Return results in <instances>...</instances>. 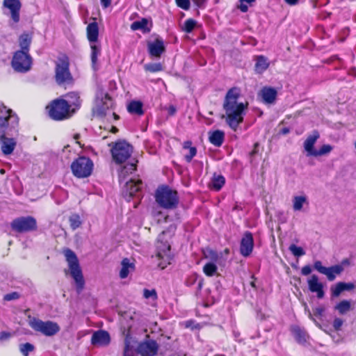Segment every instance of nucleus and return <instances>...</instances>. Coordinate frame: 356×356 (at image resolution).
<instances>
[{
  "mask_svg": "<svg viewBox=\"0 0 356 356\" xmlns=\"http://www.w3.org/2000/svg\"><path fill=\"white\" fill-rule=\"evenodd\" d=\"M241 95L240 89L236 87L230 88L225 97L223 102V110L225 115V122L234 131H236L238 125L243 122L248 104L238 102V99Z\"/></svg>",
  "mask_w": 356,
  "mask_h": 356,
  "instance_id": "1",
  "label": "nucleus"
},
{
  "mask_svg": "<svg viewBox=\"0 0 356 356\" xmlns=\"http://www.w3.org/2000/svg\"><path fill=\"white\" fill-rule=\"evenodd\" d=\"M269 66V63L266 58L263 56H259L257 58L255 64V70L258 73L264 72Z\"/></svg>",
  "mask_w": 356,
  "mask_h": 356,
  "instance_id": "33",
  "label": "nucleus"
},
{
  "mask_svg": "<svg viewBox=\"0 0 356 356\" xmlns=\"http://www.w3.org/2000/svg\"><path fill=\"white\" fill-rule=\"evenodd\" d=\"M11 120L10 126L15 129L19 124V118L11 109L7 108L3 104L0 105V143L1 151L5 155L10 154L15 148L16 141L13 138L5 136L8 120Z\"/></svg>",
  "mask_w": 356,
  "mask_h": 356,
  "instance_id": "2",
  "label": "nucleus"
},
{
  "mask_svg": "<svg viewBox=\"0 0 356 356\" xmlns=\"http://www.w3.org/2000/svg\"><path fill=\"white\" fill-rule=\"evenodd\" d=\"M314 267L315 270H316L320 273L323 274L324 271L326 270L327 267H325L322 265L321 261H316L314 264Z\"/></svg>",
  "mask_w": 356,
  "mask_h": 356,
  "instance_id": "52",
  "label": "nucleus"
},
{
  "mask_svg": "<svg viewBox=\"0 0 356 356\" xmlns=\"http://www.w3.org/2000/svg\"><path fill=\"white\" fill-rule=\"evenodd\" d=\"M343 324V321L340 318H335L332 323V326L336 331L341 330V326Z\"/></svg>",
  "mask_w": 356,
  "mask_h": 356,
  "instance_id": "51",
  "label": "nucleus"
},
{
  "mask_svg": "<svg viewBox=\"0 0 356 356\" xmlns=\"http://www.w3.org/2000/svg\"><path fill=\"white\" fill-rule=\"evenodd\" d=\"M10 123H11V120H8V125L7 126V127H10V129H12V127H11V126H10ZM17 127H18V125H17V126L14 129V130H15V131H17V129H16V128H17Z\"/></svg>",
  "mask_w": 356,
  "mask_h": 356,
  "instance_id": "63",
  "label": "nucleus"
},
{
  "mask_svg": "<svg viewBox=\"0 0 356 356\" xmlns=\"http://www.w3.org/2000/svg\"><path fill=\"white\" fill-rule=\"evenodd\" d=\"M202 282L200 281L198 282V288H199V289H200L202 288Z\"/></svg>",
  "mask_w": 356,
  "mask_h": 356,
  "instance_id": "64",
  "label": "nucleus"
},
{
  "mask_svg": "<svg viewBox=\"0 0 356 356\" xmlns=\"http://www.w3.org/2000/svg\"><path fill=\"white\" fill-rule=\"evenodd\" d=\"M87 38L90 43H97L99 37V27L97 22L90 23L86 29Z\"/></svg>",
  "mask_w": 356,
  "mask_h": 356,
  "instance_id": "26",
  "label": "nucleus"
},
{
  "mask_svg": "<svg viewBox=\"0 0 356 356\" xmlns=\"http://www.w3.org/2000/svg\"><path fill=\"white\" fill-rule=\"evenodd\" d=\"M158 350V343L152 339L140 343L137 348V351L141 356H155Z\"/></svg>",
  "mask_w": 356,
  "mask_h": 356,
  "instance_id": "15",
  "label": "nucleus"
},
{
  "mask_svg": "<svg viewBox=\"0 0 356 356\" xmlns=\"http://www.w3.org/2000/svg\"><path fill=\"white\" fill-rule=\"evenodd\" d=\"M32 38L28 33H23L19 38V43L22 51L29 54V47L31 43Z\"/></svg>",
  "mask_w": 356,
  "mask_h": 356,
  "instance_id": "31",
  "label": "nucleus"
},
{
  "mask_svg": "<svg viewBox=\"0 0 356 356\" xmlns=\"http://www.w3.org/2000/svg\"><path fill=\"white\" fill-rule=\"evenodd\" d=\"M143 296L145 298H152L154 300H156L158 298L157 293L155 289H144L143 291Z\"/></svg>",
  "mask_w": 356,
  "mask_h": 356,
  "instance_id": "47",
  "label": "nucleus"
},
{
  "mask_svg": "<svg viewBox=\"0 0 356 356\" xmlns=\"http://www.w3.org/2000/svg\"><path fill=\"white\" fill-rule=\"evenodd\" d=\"M343 270V268L341 265H335L327 268L323 274L326 275L329 281H333L337 275H340Z\"/></svg>",
  "mask_w": 356,
  "mask_h": 356,
  "instance_id": "28",
  "label": "nucleus"
},
{
  "mask_svg": "<svg viewBox=\"0 0 356 356\" xmlns=\"http://www.w3.org/2000/svg\"><path fill=\"white\" fill-rule=\"evenodd\" d=\"M10 337V334L9 333H7V332H2L1 334V339H7Z\"/></svg>",
  "mask_w": 356,
  "mask_h": 356,
  "instance_id": "62",
  "label": "nucleus"
},
{
  "mask_svg": "<svg viewBox=\"0 0 356 356\" xmlns=\"http://www.w3.org/2000/svg\"><path fill=\"white\" fill-rule=\"evenodd\" d=\"M145 69L151 72H156L162 70V65L161 63L147 64L145 65Z\"/></svg>",
  "mask_w": 356,
  "mask_h": 356,
  "instance_id": "45",
  "label": "nucleus"
},
{
  "mask_svg": "<svg viewBox=\"0 0 356 356\" xmlns=\"http://www.w3.org/2000/svg\"><path fill=\"white\" fill-rule=\"evenodd\" d=\"M19 350L24 356H28L34 350V346L30 343H26L20 345Z\"/></svg>",
  "mask_w": 356,
  "mask_h": 356,
  "instance_id": "44",
  "label": "nucleus"
},
{
  "mask_svg": "<svg viewBox=\"0 0 356 356\" xmlns=\"http://www.w3.org/2000/svg\"><path fill=\"white\" fill-rule=\"evenodd\" d=\"M258 96L264 104H273L277 99V91L273 87L264 86L259 92Z\"/></svg>",
  "mask_w": 356,
  "mask_h": 356,
  "instance_id": "20",
  "label": "nucleus"
},
{
  "mask_svg": "<svg viewBox=\"0 0 356 356\" xmlns=\"http://www.w3.org/2000/svg\"><path fill=\"white\" fill-rule=\"evenodd\" d=\"M66 261L68 263L70 274L73 277L77 292L79 293L84 288L85 281L76 254L70 249L64 250Z\"/></svg>",
  "mask_w": 356,
  "mask_h": 356,
  "instance_id": "4",
  "label": "nucleus"
},
{
  "mask_svg": "<svg viewBox=\"0 0 356 356\" xmlns=\"http://www.w3.org/2000/svg\"><path fill=\"white\" fill-rule=\"evenodd\" d=\"M113 102L108 93L100 90L97 93L95 113L97 116L103 117L106 111L112 107Z\"/></svg>",
  "mask_w": 356,
  "mask_h": 356,
  "instance_id": "14",
  "label": "nucleus"
},
{
  "mask_svg": "<svg viewBox=\"0 0 356 356\" xmlns=\"http://www.w3.org/2000/svg\"><path fill=\"white\" fill-rule=\"evenodd\" d=\"M13 230L23 233L37 229L36 220L32 216L19 217L13 220L10 224Z\"/></svg>",
  "mask_w": 356,
  "mask_h": 356,
  "instance_id": "11",
  "label": "nucleus"
},
{
  "mask_svg": "<svg viewBox=\"0 0 356 356\" xmlns=\"http://www.w3.org/2000/svg\"><path fill=\"white\" fill-rule=\"evenodd\" d=\"M292 334L299 343H305L308 337L306 332L298 326H294L291 329Z\"/></svg>",
  "mask_w": 356,
  "mask_h": 356,
  "instance_id": "30",
  "label": "nucleus"
},
{
  "mask_svg": "<svg viewBox=\"0 0 356 356\" xmlns=\"http://www.w3.org/2000/svg\"><path fill=\"white\" fill-rule=\"evenodd\" d=\"M307 284L309 290L312 293H316V297L318 299H322L325 296L324 286L323 284L319 282L318 277L316 275H312L307 280Z\"/></svg>",
  "mask_w": 356,
  "mask_h": 356,
  "instance_id": "19",
  "label": "nucleus"
},
{
  "mask_svg": "<svg viewBox=\"0 0 356 356\" xmlns=\"http://www.w3.org/2000/svg\"><path fill=\"white\" fill-rule=\"evenodd\" d=\"M124 356H135V351L131 347L129 346L127 341L125 342Z\"/></svg>",
  "mask_w": 356,
  "mask_h": 356,
  "instance_id": "50",
  "label": "nucleus"
},
{
  "mask_svg": "<svg viewBox=\"0 0 356 356\" xmlns=\"http://www.w3.org/2000/svg\"><path fill=\"white\" fill-rule=\"evenodd\" d=\"M20 295L19 293L15 291L10 293H7L3 296V300L6 301H11L14 300H17L19 298Z\"/></svg>",
  "mask_w": 356,
  "mask_h": 356,
  "instance_id": "49",
  "label": "nucleus"
},
{
  "mask_svg": "<svg viewBox=\"0 0 356 356\" xmlns=\"http://www.w3.org/2000/svg\"><path fill=\"white\" fill-rule=\"evenodd\" d=\"M324 312L325 309L323 307H318L314 309V314L318 316H323Z\"/></svg>",
  "mask_w": 356,
  "mask_h": 356,
  "instance_id": "57",
  "label": "nucleus"
},
{
  "mask_svg": "<svg viewBox=\"0 0 356 356\" xmlns=\"http://www.w3.org/2000/svg\"><path fill=\"white\" fill-rule=\"evenodd\" d=\"M217 266L213 262L207 263L204 268L203 271L207 276H213L217 271Z\"/></svg>",
  "mask_w": 356,
  "mask_h": 356,
  "instance_id": "39",
  "label": "nucleus"
},
{
  "mask_svg": "<svg viewBox=\"0 0 356 356\" xmlns=\"http://www.w3.org/2000/svg\"><path fill=\"white\" fill-rule=\"evenodd\" d=\"M152 27V22H149V20L146 18H143L139 21H135L131 24V30H141L144 33H149Z\"/></svg>",
  "mask_w": 356,
  "mask_h": 356,
  "instance_id": "24",
  "label": "nucleus"
},
{
  "mask_svg": "<svg viewBox=\"0 0 356 356\" xmlns=\"http://www.w3.org/2000/svg\"><path fill=\"white\" fill-rule=\"evenodd\" d=\"M30 326L37 332H40L45 336L51 337L60 331V326L56 322L51 321H42L33 318L30 322Z\"/></svg>",
  "mask_w": 356,
  "mask_h": 356,
  "instance_id": "9",
  "label": "nucleus"
},
{
  "mask_svg": "<svg viewBox=\"0 0 356 356\" xmlns=\"http://www.w3.org/2000/svg\"><path fill=\"white\" fill-rule=\"evenodd\" d=\"M156 202L165 209H175L179 203V197L177 191L172 190L168 186L158 188L155 193Z\"/></svg>",
  "mask_w": 356,
  "mask_h": 356,
  "instance_id": "5",
  "label": "nucleus"
},
{
  "mask_svg": "<svg viewBox=\"0 0 356 356\" xmlns=\"http://www.w3.org/2000/svg\"><path fill=\"white\" fill-rule=\"evenodd\" d=\"M92 161L85 156L79 157L71 165L73 175L78 178L89 177L92 173Z\"/></svg>",
  "mask_w": 356,
  "mask_h": 356,
  "instance_id": "8",
  "label": "nucleus"
},
{
  "mask_svg": "<svg viewBox=\"0 0 356 356\" xmlns=\"http://www.w3.org/2000/svg\"><path fill=\"white\" fill-rule=\"evenodd\" d=\"M341 285L343 286V291H350L355 288V284L353 283H346L341 282Z\"/></svg>",
  "mask_w": 356,
  "mask_h": 356,
  "instance_id": "54",
  "label": "nucleus"
},
{
  "mask_svg": "<svg viewBox=\"0 0 356 356\" xmlns=\"http://www.w3.org/2000/svg\"><path fill=\"white\" fill-rule=\"evenodd\" d=\"M135 269V264L128 258H124L121 261V269L120 270V277L124 279L128 277L129 274Z\"/></svg>",
  "mask_w": 356,
  "mask_h": 356,
  "instance_id": "25",
  "label": "nucleus"
},
{
  "mask_svg": "<svg viewBox=\"0 0 356 356\" xmlns=\"http://www.w3.org/2000/svg\"><path fill=\"white\" fill-rule=\"evenodd\" d=\"M156 254L155 258L159 261L158 266L164 269L170 264V245L168 242L158 241L156 243Z\"/></svg>",
  "mask_w": 356,
  "mask_h": 356,
  "instance_id": "13",
  "label": "nucleus"
},
{
  "mask_svg": "<svg viewBox=\"0 0 356 356\" xmlns=\"http://www.w3.org/2000/svg\"><path fill=\"white\" fill-rule=\"evenodd\" d=\"M111 337L107 331L99 330L93 332L91 344L95 346H105L109 344Z\"/></svg>",
  "mask_w": 356,
  "mask_h": 356,
  "instance_id": "21",
  "label": "nucleus"
},
{
  "mask_svg": "<svg viewBox=\"0 0 356 356\" xmlns=\"http://www.w3.org/2000/svg\"><path fill=\"white\" fill-rule=\"evenodd\" d=\"M49 115L55 120H63L72 117V110L69 108L67 104L63 98H58L51 102V104L47 107Z\"/></svg>",
  "mask_w": 356,
  "mask_h": 356,
  "instance_id": "6",
  "label": "nucleus"
},
{
  "mask_svg": "<svg viewBox=\"0 0 356 356\" xmlns=\"http://www.w3.org/2000/svg\"><path fill=\"white\" fill-rule=\"evenodd\" d=\"M32 65V58L29 54L22 51H17L13 57L12 67L18 72L24 73L30 70Z\"/></svg>",
  "mask_w": 356,
  "mask_h": 356,
  "instance_id": "10",
  "label": "nucleus"
},
{
  "mask_svg": "<svg viewBox=\"0 0 356 356\" xmlns=\"http://www.w3.org/2000/svg\"><path fill=\"white\" fill-rule=\"evenodd\" d=\"M168 111H169L170 115H172L175 113L176 108L174 106H170L168 108Z\"/></svg>",
  "mask_w": 356,
  "mask_h": 356,
  "instance_id": "61",
  "label": "nucleus"
},
{
  "mask_svg": "<svg viewBox=\"0 0 356 356\" xmlns=\"http://www.w3.org/2000/svg\"><path fill=\"white\" fill-rule=\"evenodd\" d=\"M254 240L252 234L250 232H245L241 241L240 253L243 257H248L252 252Z\"/></svg>",
  "mask_w": 356,
  "mask_h": 356,
  "instance_id": "18",
  "label": "nucleus"
},
{
  "mask_svg": "<svg viewBox=\"0 0 356 356\" xmlns=\"http://www.w3.org/2000/svg\"><path fill=\"white\" fill-rule=\"evenodd\" d=\"M196 26V21L193 19H188L184 24L183 30L186 33H191L193 31Z\"/></svg>",
  "mask_w": 356,
  "mask_h": 356,
  "instance_id": "43",
  "label": "nucleus"
},
{
  "mask_svg": "<svg viewBox=\"0 0 356 356\" xmlns=\"http://www.w3.org/2000/svg\"><path fill=\"white\" fill-rule=\"evenodd\" d=\"M100 2L104 8H108L111 3V0H100Z\"/></svg>",
  "mask_w": 356,
  "mask_h": 356,
  "instance_id": "59",
  "label": "nucleus"
},
{
  "mask_svg": "<svg viewBox=\"0 0 356 356\" xmlns=\"http://www.w3.org/2000/svg\"><path fill=\"white\" fill-rule=\"evenodd\" d=\"M130 113L142 115L143 114V104L140 101H131L127 106Z\"/></svg>",
  "mask_w": 356,
  "mask_h": 356,
  "instance_id": "32",
  "label": "nucleus"
},
{
  "mask_svg": "<svg viewBox=\"0 0 356 356\" xmlns=\"http://www.w3.org/2000/svg\"><path fill=\"white\" fill-rule=\"evenodd\" d=\"M69 222L70 227L73 230L79 227L82 223L79 215L76 213L72 214L70 216Z\"/></svg>",
  "mask_w": 356,
  "mask_h": 356,
  "instance_id": "38",
  "label": "nucleus"
},
{
  "mask_svg": "<svg viewBox=\"0 0 356 356\" xmlns=\"http://www.w3.org/2000/svg\"><path fill=\"white\" fill-rule=\"evenodd\" d=\"M312 273V268L310 266L307 265L302 268L301 273L303 275H308Z\"/></svg>",
  "mask_w": 356,
  "mask_h": 356,
  "instance_id": "55",
  "label": "nucleus"
},
{
  "mask_svg": "<svg viewBox=\"0 0 356 356\" xmlns=\"http://www.w3.org/2000/svg\"><path fill=\"white\" fill-rule=\"evenodd\" d=\"M307 203V200L306 196L300 195L295 196L293 199V209L294 211H300L304 204Z\"/></svg>",
  "mask_w": 356,
  "mask_h": 356,
  "instance_id": "36",
  "label": "nucleus"
},
{
  "mask_svg": "<svg viewBox=\"0 0 356 356\" xmlns=\"http://www.w3.org/2000/svg\"><path fill=\"white\" fill-rule=\"evenodd\" d=\"M195 5L200 8H204L208 0H192Z\"/></svg>",
  "mask_w": 356,
  "mask_h": 356,
  "instance_id": "53",
  "label": "nucleus"
},
{
  "mask_svg": "<svg viewBox=\"0 0 356 356\" xmlns=\"http://www.w3.org/2000/svg\"><path fill=\"white\" fill-rule=\"evenodd\" d=\"M331 296L332 298H337L341 293L344 291L343 286L341 285V282L337 283L334 285H332L330 287Z\"/></svg>",
  "mask_w": 356,
  "mask_h": 356,
  "instance_id": "40",
  "label": "nucleus"
},
{
  "mask_svg": "<svg viewBox=\"0 0 356 356\" xmlns=\"http://www.w3.org/2000/svg\"><path fill=\"white\" fill-rule=\"evenodd\" d=\"M191 142L186 141L184 143V149H189L188 154L185 155V159L187 162H191L193 158L196 155L197 149L195 147H191Z\"/></svg>",
  "mask_w": 356,
  "mask_h": 356,
  "instance_id": "37",
  "label": "nucleus"
},
{
  "mask_svg": "<svg viewBox=\"0 0 356 356\" xmlns=\"http://www.w3.org/2000/svg\"><path fill=\"white\" fill-rule=\"evenodd\" d=\"M147 50L152 57L160 58L165 51L164 42L160 37H157L154 41L147 42Z\"/></svg>",
  "mask_w": 356,
  "mask_h": 356,
  "instance_id": "16",
  "label": "nucleus"
},
{
  "mask_svg": "<svg viewBox=\"0 0 356 356\" xmlns=\"http://www.w3.org/2000/svg\"><path fill=\"white\" fill-rule=\"evenodd\" d=\"M55 79L58 85L71 83L73 81L70 72V60L66 55H61L56 62Z\"/></svg>",
  "mask_w": 356,
  "mask_h": 356,
  "instance_id": "7",
  "label": "nucleus"
},
{
  "mask_svg": "<svg viewBox=\"0 0 356 356\" xmlns=\"http://www.w3.org/2000/svg\"><path fill=\"white\" fill-rule=\"evenodd\" d=\"M209 142L216 147H220L225 140V133L221 130L209 132Z\"/></svg>",
  "mask_w": 356,
  "mask_h": 356,
  "instance_id": "27",
  "label": "nucleus"
},
{
  "mask_svg": "<svg viewBox=\"0 0 356 356\" xmlns=\"http://www.w3.org/2000/svg\"><path fill=\"white\" fill-rule=\"evenodd\" d=\"M178 7L182 8L184 10H188L190 8V0H175Z\"/></svg>",
  "mask_w": 356,
  "mask_h": 356,
  "instance_id": "48",
  "label": "nucleus"
},
{
  "mask_svg": "<svg viewBox=\"0 0 356 356\" xmlns=\"http://www.w3.org/2000/svg\"><path fill=\"white\" fill-rule=\"evenodd\" d=\"M206 258L210 259L213 261H217L219 259L218 254L213 250H207L204 252Z\"/></svg>",
  "mask_w": 356,
  "mask_h": 356,
  "instance_id": "46",
  "label": "nucleus"
},
{
  "mask_svg": "<svg viewBox=\"0 0 356 356\" xmlns=\"http://www.w3.org/2000/svg\"><path fill=\"white\" fill-rule=\"evenodd\" d=\"M334 309L338 311L339 314H345L351 309V302L343 300L334 306Z\"/></svg>",
  "mask_w": 356,
  "mask_h": 356,
  "instance_id": "34",
  "label": "nucleus"
},
{
  "mask_svg": "<svg viewBox=\"0 0 356 356\" xmlns=\"http://www.w3.org/2000/svg\"><path fill=\"white\" fill-rule=\"evenodd\" d=\"M289 6H295L299 3L300 0H284Z\"/></svg>",
  "mask_w": 356,
  "mask_h": 356,
  "instance_id": "60",
  "label": "nucleus"
},
{
  "mask_svg": "<svg viewBox=\"0 0 356 356\" xmlns=\"http://www.w3.org/2000/svg\"><path fill=\"white\" fill-rule=\"evenodd\" d=\"M136 169V168L134 163H128L124 165L119 172V181L121 184H124L123 193L127 198V200H129V198L134 196L138 198L141 197L142 181L133 179L127 180L126 179V176L129 174H131Z\"/></svg>",
  "mask_w": 356,
  "mask_h": 356,
  "instance_id": "3",
  "label": "nucleus"
},
{
  "mask_svg": "<svg viewBox=\"0 0 356 356\" xmlns=\"http://www.w3.org/2000/svg\"><path fill=\"white\" fill-rule=\"evenodd\" d=\"M225 184V177L221 175L214 174L211 182L209 184V186L211 188L218 191H220L222 186Z\"/></svg>",
  "mask_w": 356,
  "mask_h": 356,
  "instance_id": "29",
  "label": "nucleus"
},
{
  "mask_svg": "<svg viewBox=\"0 0 356 356\" xmlns=\"http://www.w3.org/2000/svg\"><path fill=\"white\" fill-rule=\"evenodd\" d=\"M258 147H259V143H256L254 145V148L252 150V152L250 153V156H253L254 154H256L258 152Z\"/></svg>",
  "mask_w": 356,
  "mask_h": 356,
  "instance_id": "58",
  "label": "nucleus"
},
{
  "mask_svg": "<svg viewBox=\"0 0 356 356\" xmlns=\"http://www.w3.org/2000/svg\"><path fill=\"white\" fill-rule=\"evenodd\" d=\"M132 152V146L124 141L117 143L111 149L113 160L117 163L126 161L131 156Z\"/></svg>",
  "mask_w": 356,
  "mask_h": 356,
  "instance_id": "12",
  "label": "nucleus"
},
{
  "mask_svg": "<svg viewBox=\"0 0 356 356\" xmlns=\"http://www.w3.org/2000/svg\"><path fill=\"white\" fill-rule=\"evenodd\" d=\"M64 97L72 113H75L81 106L82 100L78 92H70L64 95Z\"/></svg>",
  "mask_w": 356,
  "mask_h": 356,
  "instance_id": "22",
  "label": "nucleus"
},
{
  "mask_svg": "<svg viewBox=\"0 0 356 356\" xmlns=\"http://www.w3.org/2000/svg\"><path fill=\"white\" fill-rule=\"evenodd\" d=\"M332 149L333 147L330 145H323L319 150H315V152H313V156H321L329 154Z\"/></svg>",
  "mask_w": 356,
  "mask_h": 356,
  "instance_id": "41",
  "label": "nucleus"
},
{
  "mask_svg": "<svg viewBox=\"0 0 356 356\" xmlns=\"http://www.w3.org/2000/svg\"><path fill=\"white\" fill-rule=\"evenodd\" d=\"M3 6L9 10L11 19L15 23L19 22L22 3L19 0H3Z\"/></svg>",
  "mask_w": 356,
  "mask_h": 356,
  "instance_id": "17",
  "label": "nucleus"
},
{
  "mask_svg": "<svg viewBox=\"0 0 356 356\" xmlns=\"http://www.w3.org/2000/svg\"><path fill=\"white\" fill-rule=\"evenodd\" d=\"M240 4L238 6V8L243 13H245L248 10V6L247 5V3H245L243 1L239 0Z\"/></svg>",
  "mask_w": 356,
  "mask_h": 356,
  "instance_id": "56",
  "label": "nucleus"
},
{
  "mask_svg": "<svg viewBox=\"0 0 356 356\" xmlns=\"http://www.w3.org/2000/svg\"><path fill=\"white\" fill-rule=\"evenodd\" d=\"M319 136L318 132L317 131H314L312 134L309 136L304 142V148L307 152V156H313V152L316 150L314 149V145Z\"/></svg>",
  "mask_w": 356,
  "mask_h": 356,
  "instance_id": "23",
  "label": "nucleus"
},
{
  "mask_svg": "<svg viewBox=\"0 0 356 356\" xmlns=\"http://www.w3.org/2000/svg\"><path fill=\"white\" fill-rule=\"evenodd\" d=\"M289 250L295 257H301L305 254V252L302 248L291 244Z\"/></svg>",
  "mask_w": 356,
  "mask_h": 356,
  "instance_id": "42",
  "label": "nucleus"
},
{
  "mask_svg": "<svg viewBox=\"0 0 356 356\" xmlns=\"http://www.w3.org/2000/svg\"><path fill=\"white\" fill-rule=\"evenodd\" d=\"M91 49V61L92 67L95 68L97 63L98 57L101 54V46L97 43H90Z\"/></svg>",
  "mask_w": 356,
  "mask_h": 356,
  "instance_id": "35",
  "label": "nucleus"
}]
</instances>
